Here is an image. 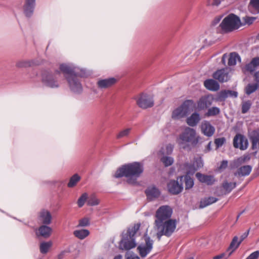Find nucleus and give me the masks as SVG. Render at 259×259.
Returning a JSON list of instances; mask_svg holds the SVG:
<instances>
[{"label": "nucleus", "mask_w": 259, "mask_h": 259, "mask_svg": "<svg viewBox=\"0 0 259 259\" xmlns=\"http://www.w3.org/2000/svg\"><path fill=\"white\" fill-rule=\"evenodd\" d=\"M173 210L168 205H162L156 211L154 229L157 231L156 236L160 240L162 236L169 237L175 232L177 225L176 219H171Z\"/></svg>", "instance_id": "f257e3e1"}, {"label": "nucleus", "mask_w": 259, "mask_h": 259, "mask_svg": "<svg viewBox=\"0 0 259 259\" xmlns=\"http://www.w3.org/2000/svg\"><path fill=\"white\" fill-rule=\"evenodd\" d=\"M60 69L66 78L71 91L79 94L82 91V87L77 77H87L88 73L83 69L75 67L73 65L62 64Z\"/></svg>", "instance_id": "f03ea898"}, {"label": "nucleus", "mask_w": 259, "mask_h": 259, "mask_svg": "<svg viewBox=\"0 0 259 259\" xmlns=\"http://www.w3.org/2000/svg\"><path fill=\"white\" fill-rule=\"evenodd\" d=\"M143 166L142 164L134 162L119 167L116 170L114 177L119 178L124 176L127 178L128 184H135L137 183V179L143 173Z\"/></svg>", "instance_id": "7ed1b4c3"}, {"label": "nucleus", "mask_w": 259, "mask_h": 259, "mask_svg": "<svg viewBox=\"0 0 259 259\" xmlns=\"http://www.w3.org/2000/svg\"><path fill=\"white\" fill-rule=\"evenodd\" d=\"M140 223L130 226L126 231L121 234V239L119 243L120 249L128 250L137 246L136 234L140 229Z\"/></svg>", "instance_id": "20e7f679"}, {"label": "nucleus", "mask_w": 259, "mask_h": 259, "mask_svg": "<svg viewBox=\"0 0 259 259\" xmlns=\"http://www.w3.org/2000/svg\"><path fill=\"white\" fill-rule=\"evenodd\" d=\"M200 139L195 130L186 127L179 135L177 141L181 148L190 150L198 144Z\"/></svg>", "instance_id": "39448f33"}, {"label": "nucleus", "mask_w": 259, "mask_h": 259, "mask_svg": "<svg viewBox=\"0 0 259 259\" xmlns=\"http://www.w3.org/2000/svg\"><path fill=\"white\" fill-rule=\"evenodd\" d=\"M241 26L239 17L234 14H230L226 16L220 24L223 32L228 33L238 29Z\"/></svg>", "instance_id": "423d86ee"}, {"label": "nucleus", "mask_w": 259, "mask_h": 259, "mask_svg": "<svg viewBox=\"0 0 259 259\" xmlns=\"http://www.w3.org/2000/svg\"><path fill=\"white\" fill-rule=\"evenodd\" d=\"M61 76L59 71H56L54 73L45 72L42 75V82L45 86L51 88H57L60 83L59 78Z\"/></svg>", "instance_id": "0eeeda50"}, {"label": "nucleus", "mask_w": 259, "mask_h": 259, "mask_svg": "<svg viewBox=\"0 0 259 259\" xmlns=\"http://www.w3.org/2000/svg\"><path fill=\"white\" fill-rule=\"evenodd\" d=\"M194 105L192 100H187L179 107L174 110L172 113V118L180 119L187 116L190 111V108Z\"/></svg>", "instance_id": "6e6552de"}, {"label": "nucleus", "mask_w": 259, "mask_h": 259, "mask_svg": "<svg viewBox=\"0 0 259 259\" xmlns=\"http://www.w3.org/2000/svg\"><path fill=\"white\" fill-rule=\"evenodd\" d=\"M203 161L201 158H196L194 159L192 163L185 162L181 164L179 169L183 172L186 173L189 176L193 175L196 170L203 166Z\"/></svg>", "instance_id": "1a4fd4ad"}, {"label": "nucleus", "mask_w": 259, "mask_h": 259, "mask_svg": "<svg viewBox=\"0 0 259 259\" xmlns=\"http://www.w3.org/2000/svg\"><path fill=\"white\" fill-rule=\"evenodd\" d=\"M144 243H141L137 247V250L141 257H145L151 252L153 247L154 241L145 234L144 236Z\"/></svg>", "instance_id": "9d476101"}, {"label": "nucleus", "mask_w": 259, "mask_h": 259, "mask_svg": "<svg viewBox=\"0 0 259 259\" xmlns=\"http://www.w3.org/2000/svg\"><path fill=\"white\" fill-rule=\"evenodd\" d=\"M248 138L251 143V149L254 151L252 152V155L256 157L259 150V128L249 131Z\"/></svg>", "instance_id": "9b49d317"}, {"label": "nucleus", "mask_w": 259, "mask_h": 259, "mask_svg": "<svg viewBox=\"0 0 259 259\" xmlns=\"http://www.w3.org/2000/svg\"><path fill=\"white\" fill-rule=\"evenodd\" d=\"M230 72V68L226 67L217 70L213 73L212 77L221 83L227 82L231 78Z\"/></svg>", "instance_id": "f8f14e48"}, {"label": "nucleus", "mask_w": 259, "mask_h": 259, "mask_svg": "<svg viewBox=\"0 0 259 259\" xmlns=\"http://www.w3.org/2000/svg\"><path fill=\"white\" fill-rule=\"evenodd\" d=\"M137 105L141 108L147 109L154 105L153 97L145 94H142L137 99Z\"/></svg>", "instance_id": "ddd939ff"}, {"label": "nucleus", "mask_w": 259, "mask_h": 259, "mask_svg": "<svg viewBox=\"0 0 259 259\" xmlns=\"http://www.w3.org/2000/svg\"><path fill=\"white\" fill-rule=\"evenodd\" d=\"M233 146L241 150H245L248 148V142L243 135L238 134L233 139Z\"/></svg>", "instance_id": "4468645a"}, {"label": "nucleus", "mask_w": 259, "mask_h": 259, "mask_svg": "<svg viewBox=\"0 0 259 259\" xmlns=\"http://www.w3.org/2000/svg\"><path fill=\"white\" fill-rule=\"evenodd\" d=\"M200 128L202 133L207 137L212 136L215 132L214 127L207 120H204L201 123Z\"/></svg>", "instance_id": "2eb2a0df"}, {"label": "nucleus", "mask_w": 259, "mask_h": 259, "mask_svg": "<svg viewBox=\"0 0 259 259\" xmlns=\"http://www.w3.org/2000/svg\"><path fill=\"white\" fill-rule=\"evenodd\" d=\"M35 0H25L23 7V13L27 18L31 17L34 12Z\"/></svg>", "instance_id": "dca6fc26"}, {"label": "nucleus", "mask_w": 259, "mask_h": 259, "mask_svg": "<svg viewBox=\"0 0 259 259\" xmlns=\"http://www.w3.org/2000/svg\"><path fill=\"white\" fill-rule=\"evenodd\" d=\"M167 188L169 192L172 194H178L183 189L182 184H179L177 181H170L167 184Z\"/></svg>", "instance_id": "f3484780"}, {"label": "nucleus", "mask_w": 259, "mask_h": 259, "mask_svg": "<svg viewBox=\"0 0 259 259\" xmlns=\"http://www.w3.org/2000/svg\"><path fill=\"white\" fill-rule=\"evenodd\" d=\"M259 67V57L253 58L251 61L246 64L243 69V72L246 73L249 72L252 73Z\"/></svg>", "instance_id": "a211bd4d"}, {"label": "nucleus", "mask_w": 259, "mask_h": 259, "mask_svg": "<svg viewBox=\"0 0 259 259\" xmlns=\"http://www.w3.org/2000/svg\"><path fill=\"white\" fill-rule=\"evenodd\" d=\"M38 221L44 225H49L52 221V215L50 212L46 210H42L39 212Z\"/></svg>", "instance_id": "6ab92c4d"}, {"label": "nucleus", "mask_w": 259, "mask_h": 259, "mask_svg": "<svg viewBox=\"0 0 259 259\" xmlns=\"http://www.w3.org/2000/svg\"><path fill=\"white\" fill-rule=\"evenodd\" d=\"M47 225H41L38 228L37 231L36 232V235L38 237L41 236L45 238H47L51 236L52 229Z\"/></svg>", "instance_id": "aec40b11"}, {"label": "nucleus", "mask_w": 259, "mask_h": 259, "mask_svg": "<svg viewBox=\"0 0 259 259\" xmlns=\"http://www.w3.org/2000/svg\"><path fill=\"white\" fill-rule=\"evenodd\" d=\"M116 81V80L114 77L100 79L97 82V85L100 89H105L112 86L115 83Z\"/></svg>", "instance_id": "412c9836"}, {"label": "nucleus", "mask_w": 259, "mask_h": 259, "mask_svg": "<svg viewBox=\"0 0 259 259\" xmlns=\"http://www.w3.org/2000/svg\"><path fill=\"white\" fill-rule=\"evenodd\" d=\"M145 193L148 199L152 200L153 198L158 197L160 192L156 187L150 186L145 190Z\"/></svg>", "instance_id": "4be33fe9"}, {"label": "nucleus", "mask_w": 259, "mask_h": 259, "mask_svg": "<svg viewBox=\"0 0 259 259\" xmlns=\"http://www.w3.org/2000/svg\"><path fill=\"white\" fill-rule=\"evenodd\" d=\"M196 177L201 183L210 185L214 183L215 180L213 176L203 175L200 172L196 174Z\"/></svg>", "instance_id": "5701e85b"}, {"label": "nucleus", "mask_w": 259, "mask_h": 259, "mask_svg": "<svg viewBox=\"0 0 259 259\" xmlns=\"http://www.w3.org/2000/svg\"><path fill=\"white\" fill-rule=\"evenodd\" d=\"M204 85L207 89L211 91H217L220 89L219 83L213 79H208L205 80Z\"/></svg>", "instance_id": "b1692460"}, {"label": "nucleus", "mask_w": 259, "mask_h": 259, "mask_svg": "<svg viewBox=\"0 0 259 259\" xmlns=\"http://www.w3.org/2000/svg\"><path fill=\"white\" fill-rule=\"evenodd\" d=\"M200 120V116L198 113L194 112L187 118V123L190 126H196Z\"/></svg>", "instance_id": "393cba45"}, {"label": "nucleus", "mask_w": 259, "mask_h": 259, "mask_svg": "<svg viewBox=\"0 0 259 259\" xmlns=\"http://www.w3.org/2000/svg\"><path fill=\"white\" fill-rule=\"evenodd\" d=\"M241 241L238 240V237H234L227 250V252H228V256H230L231 254L239 247Z\"/></svg>", "instance_id": "a878e982"}, {"label": "nucleus", "mask_w": 259, "mask_h": 259, "mask_svg": "<svg viewBox=\"0 0 259 259\" xmlns=\"http://www.w3.org/2000/svg\"><path fill=\"white\" fill-rule=\"evenodd\" d=\"M252 167L250 165H244L240 167L237 171L234 173L235 176L243 177L250 174Z\"/></svg>", "instance_id": "bb28decb"}, {"label": "nucleus", "mask_w": 259, "mask_h": 259, "mask_svg": "<svg viewBox=\"0 0 259 259\" xmlns=\"http://www.w3.org/2000/svg\"><path fill=\"white\" fill-rule=\"evenodd\" d=\"M218 200V199L214 197H208L204 198L200 201V207L201 208L205 207L210 204H212L216 202Z\"/></svg>", "instance_id": "cd10ccee"}, {"label": "nucleus", "mask_w": 259, "mask_h": 259, "mask_svg": "<svg viewBox=\"0 0 259 259\" xmlns=\"http://www.w3.org/2000/svg\"><path fill=\"white\" fill-rule=\"evenodd\" d=\"M259 89V84L256 81L254 83H248L245 88V93L247 95L254 93Z\"/></svg>", "instance_id": "c85d7f7f"}, {"label": "nucleus", "mask_w": 259, "mask_h": 259, "mask_svg": "<svg viewBox=\"0 0 259 259\" xmlns=\"http://www.w3.org/2000/svg\"><path fill=\"white\" fill-rule=\"evenodd\" d=\"M237 61H241L239 55L236 52L231 53L228 57V65L230 66H234L236 64Z\"/></svg>", "instance_id": "c756f323"}, {"label": "nucleus", "mask_w": 259, "mask_h": 259, "mask_svg": "<svg viewBox=\"0 0 259 259\" xmlns=\"http://www.w3.org/2000/svg\"><path fill=\"white\" fill-rule=\"evenodd\" d=\"M90 234V231L87 229L76 230L73 232V235L76 238L83 240Z\"/></svg>", "instance_id": "7c9ffc66"}, {"label": "nucleus", "mask_w": 259, "mask_h": 259, "mask_svg": "<svg viewBox=\"0 0 259 259\" xmlns=\"http://www.w3.org/2000/svg\"><path fill=\"white\" fill-rule=\"evenodd\" d=\"M198 107L200 109L207 108L211 104V102L209 100V97H202L198 102Z\"/></svg>", "instance_id": "2f4dec72"}, {"label": "nucleus", "mask_w": 259, "mask_h": 259, "mask_svg": "<svg viewBox=\"0 0 259 259\" xmlns=\"http://www.w3.org/2000/svg\"><path fill=\"white\" fill-rule=\"evenodd\" d=\"M222 187L225 191V194H228L236 187V183L228 182V181H225L223 183Z\"/></svg>", "instance_id": "473e14b6"}, {"label": "nucleus", "mask_w": 259, "mask_h": 259, "mask_svg": "<svg viewBox=\"0 0 259 259\" xmlns=\"http://www.w3.org/2000/svg\"><path fill=\"white\" fill-rule=\"evenodd\" d=\"M184 178L185 182V189L186 190L191 189L194 186V181L189 176L186 175L185 177L181 176L179 177L180 181H182Z\"/></svg>", "instance_id": "72a5a7b5"}, {"label": "nucleus", "mask_w": 259, "mask_h": 259, "mask_svg": "<svg viewBox=\"0 0 259 259\" xmlns=\"http://www.w3.org/2000/svg\"><path fill=\"white\" fill-rule=\"evenodd\" d=\"M52 245V242L51 241L41 242L40 244V252L44 254L47 253Z\"/></svg>", "instance_id": "f704fd0d"}, {"label": "nucleus", "mask_w": 259, "mask_h": 259, "mask_svg": "<svg viewBox=\"0 0 259 259\" xmlns=\"http://www.w3.org/2000/svg\"><path fill=\"white\" fill-rule=\"evenodd\" d=\"M249 8L253 9L254 13H259V0H250Z\"/></svg>", "instance_id": "c9c22d12"}, {"label": "nucleus", "mask_w": 259, "mask_h": 259, "mask_svg": "<svg viewBox=\"0 0 259 259\" xmlns=\"http://www.w3.org/2000/svg\"><path fill=\"white\" fill-rule=\"evenodd\" d=\"M220 113V109L217 107H212L208 109L207 112L206 113V116L207 117L215 116L219 114Z\"/></svg>", "instance_id": "e433bc0d"}, {"label": "nucleus", "mask_w": 259, "mask_h": 259, "mask_svg": "<svg viewBox=\"0 0 259 259\" xmlns=\"http://www.w3.org/2000/svg\"><path fill=\"white\" fill-rule=\"evenodd\" d=\"M251 155H252V153L251 154H245L242 156L238 158L234 162L237 164H241L245 161H249L251 159Z\"/></svg>", "instance_id": "4c0bfd02"}, {"label": "nucleus", "mask_w": 259, "mask_h": 259, "mask_svg": "<svg viewBox=\"0 0 259 259\" xmlns=\"http://www.w3.org/2000/svg\"><path fill=\"white\" fill-rule=\"evenodd\" d=\"M224 0H207L206 5L211 8L219 7Z\"/></svg>", "instance_id": "58836bf2"}, {"label": "nucleus", "mask_w": 259, "mask_h": 259, "mask_svg": "<svg viewBox=\"0 0 259 259\" xmlns=\"http://www.w3.org/2000/svg\"><path fill=\"white\" fill-rule=\"evenodd\" d=\"M80 177L77 175H74L70 179L68 183V187L71 188L76 185V183L80 180Z\"/></svg>", "instance_id": "ea45409f"}, {"label": "nucleus", "mask_w": 259, "mask_h": 259, "mask_svg": "<svg viewBox=\"0 0 259 259\" xmlns=\"http://www.w3.org/2000/svg\"><path fill=\"white\" fill-rule=\"evenodd\" d=\"M161 162L163 163L165 166H169L174 163V159L171 157L163 156L161 158Z\"/></svg>", "instance_id": "a19ab883"}, {"label": "nucleus", "mask_w": 259, "mask_h": 259, "mask_svg": "<svg viewBox=\"0 0 259 259\" xmlns=\"http://www.w3.org/2000/svg\"><path fill=\"white\" fill-rule=\"evenodd\" d=\"M90 225V220L89 218L84 217L78 221L77 227H85Z\"/></svg>", "instance_id": "79ce46f5"}, {"label": "nucleus", "mask_w": 259, "mask_h": 259, "mask_svg": "<svg viewBox=\"0 0 259 259\" xmlns=\"http://www.w3.org/2000/svg\"><path fill=\"white\" fill-rule=\"evenodd\" d=\"M88 194L84 193L82 194L81 196L78 198L77 200V204L79 207H81L83 206L85 202L87 201L88 199Z\"/></svg>", "instance_id": "37998d69"}, {"label": "nucleus", "mask_w": 259, "mask_h": 259, "mask_svg": "<svg viewBox=\"0 0 259 259\" xmlns=\"http://www.w3.org/2000/svg\"><path fill=\"white\" fill-rule=\"evenodd\" d=\"M87 203L90 206H95L99 204V200L94 195H92L88 198Z\"/></svg>", "instance_id": "c03bdc74"}, {"label": "nucleus", "mask_w": 259, "mask_h": 259, "mask_svg": "<svg viewBox=\"0 0 259 259\" xmlns=\"http://www.w3.org/2000/svg\"><path fill=\"white\" fill-rule=\"evenodd\" d=\"M131 131V128H127L120 131L116 136L117 139H120L123 137H127Z\"/></svg>", "instance_id": "a18cd8bd"}, {"label": "nucleus", "mask_w": 259, "mask_h": 259, "mask_svg": "<svg viewBox=\"0 0 259 259\" xmlns=\"http://www.w3.org/2000/svg\"><path fill=\"white\" fill-rule=\"evenodd\" d=\"M251 106V103L250 101L244 102L242 105V113H246L248 111Z\"/></svg>", "instance_id": "49530a36"}, {"label": "nucleus", "mask_w": 259, "mask_h": 259, "mask_svg": "<svg viewBox=\"0 0 259 259\" xmlns=\"http://www.w3.org/2000/svg\"><path fill=\"white\" fill-rule=\"evenodd\" d=\"M226 142V139L224 137L217 138L214 140V144H215L216 147L219 148L222 147Z\"/></svg>", "instance_id": "de8ad7c7"}, {"label": "nucleus", "mask_w": 259, "mask_h": 259, "mask_svg": "<svg viewBox=\"0 0 259 259\" xmlns=\"http://www.w3.org/2000/svg\"><path fill=\"white\" fill-rule=\"evenodd\" d=\"M32 62L30 61H22L17 63V66L18 67H27L30 66Z\"/></svg>", "instance_id": "09e8293b"}, {"label": "nucleus", "mask_w": 259, "mask_h": 259, "mask_svg": "<svg viewBox=\"0 0 259 259\" xmlns=\"http://www.w3.org/2000/svg\"><path fill=\"white\" fill-rule=\"evenodd\" d=\"M174 146L170 144H169L166 146L165 151H162V150H161V152L163 154H166L169 155L172 152Z\"/></svg>", "instance_id": "8fccbe9b"}, {"label": "nucleus", "mask_w": 259, "mask_h": 259, "mask_svg": "<svg viewBox=\"0 0 259 259\" xmlns=\"http://www.w3.org/2000/svg\"><path fill=\"white\" fill-rule=\"evenodd\" d=\"M244 20V24H251L255 20V18L253 17L246 16L243 18Z\"/></svg>", "instance_id": "3c124183"}, {"label": "nucleus", "mask_w": 259, "mask_h": 259, "mask_svg": "<svg viewBox=\"0 0 259 259\" xmlns=\"http://www.w3.org/2000/svg\"><path fill=\"white\" fill-rule=\"evenodd\" d=\"M229 97L228 91L224 90L222 91L219 93V98L221 100H225Z\"/></svg>", "instance_id": "603ef678"}, {"label": "nucleus", "mask_w": 259, "mask_h": 259, "mask_svg": "<svg viewBox=\"0 0 259 259\" xmlns=\"http://www.w3.org/2000/svg\"><path fill=\"white\" fill-rule=\"evenodd\" d=\"M259 257V251L257 250L251 253L246 259H257Z\"/></svg>", "instance_id": "864d4df0"}, {"label": "nucleus", "mask_w": 259, "mask_h": 259, "mask_svg": "<svg viewBox=\"0 0 259 259\" xmlns=\"http://www.w3.org/2000/svg\"><path fill=\"white\" fill-rule=\"evenodd\" d=\"M229 256L227 255V252L221 253L219 255L214 256L213 259H227Z\"/></svg>", "instance_id": "5fc2aeb1"}, {"label": "nucleus", "mask_w": 259, "mask_h": 259, "mask_svg": "<svg viewBox=\"0 0 259 259\" xmlns=\"http://www.w3.org/2000/svg\"><path fill=\"white\" fill-rule=\"evenodd\" d=\"M228 94L229 97H231L233 98H237L238 96V93L234 91H231V90H228Z\"/></svg>", "instance_id": "6e6d98bb"}, {"label": "nucleus", "mask_w": 259, "mask_h": 259, "mask_svg": "<svg viewBox=\"0 0 259 259\" xmlns=\"http://www.w3.org/2000/svg\"><path fill=\"white\" fill-rule=\"evenodd\" d=\"M228 166V161L227 160H223L221 162V164L219 167L220 169H225Z\"/></svg>", "instance_id": "4d7b16f0"}, {"label": "nucleus", "mask_w": 259, "mask_h": 259, "mask_svg": "<svg viewBox=\"0 0 259 259\" xmlns=\"http://www.w3.org/2000/svg\"><path fill=\"white\" fill-rule=\"evenodd\" d=\"M249 231H250V229H249L246 232L244 233L241 235V236L240 237V240H239V241H241V242L244 239H245L248 236Z\"/></svg>", "instance_id": "13d9d810"}, {"label": "nucleus", "mask_w": 259, "mask_h": 259, "mask_svg": "<svg viewBox=\"0 0 259 259\" xmlns=\"http://www.w3.org/2000/svg\"><path fill=\"white\" fill-rule=\"evenodd\" d=\"M228 57H229V56L227 55V54H224L223 55V57H222V60H221V62H222V63L223 65H226V59L228 60Z\"/></svg>", "instance_id": "bf43d9fd"}, {"label": "nucleus", "mask_w": 259, "mask_h": 259, "mask_svg": "<svg viewBox=\"0 0 259 259\" xmlns=\"http://www.w3.org/2000/svg\"><path fill=\"white\" fill-rule=\"evenodd\" d=\"M253 77L255 81L259 84V70L254 73Z\"/></svg>", "instance_id": "052dcab7"}, {"label": "nucleus", "mask_w": 259, "mask_h": 259, "mask_svg": "<svg viewBox=\"0 0 259 259\" xmlns=\"http://www.w3.org/2000/svg\"><path fill=\"white\" fill-rule=\"evenodd\" d=\"M126 259H140V258L135 254H131L128 255Z\"/></svg>", "instance_id": "680f3d73"}, {"label": "nucleus", "mask_w": 259, "mask_h": 259, "mask_svg": "<svg viewBox=\"0 0 259 259\" xmlns=\"http://www.w3.org/2000/svg\"><path fill=\"white\" fill-rule=\"evenodd\" d=\"M222 16H218L217 17L215 18V19H214V21H213V23L214 24H217L218 23H219L220 20H221V19L222 18Z\"/></svg>", "instance_id": "e2e57ef3"}, {"label": "nucleus", "mask_w": 259, "mask_h": 259, "mask_svg": "<svg viewBox=\"0 0 259 259\" xmlns=\"http://www.w3.org/2000/svg\"><path fill=\"white\" fill-rule=\"evenodd\" d=\"M114 259H122V256L121 254H118L114 257Z\"/></svg>", "instance_id": "0e129e2a"}, {"label": "nucleus", "mask_w": 259, "mask_h": 259, "mask_svg": "<svg viewBox=\"0 0 259 259\" xmlns=\"http://www.w3.org/2000/svg\"><path fill=\"white\" fill-rule=\"evenodd\" d=\"M244 212V210H243L242 211H241L238 215H237V220L239 219V218L240 217V215Z\"/></svg>", "instance_id": "69168bd1"}, {"label": "nucleus", "mask_w": 259, "mask_h": 259, "mask_svg": "<svg viewBox=\"0 0 259 259\" xmlns=\"http://www.w3.org/2000/svg\"><path fill=\"white\" fill-rule=\"evenodd\" d=\"M210 146H211V142H209L208 145H207V147L208 148L210 149Z\"/></svg>", "instance_id": "338daca9"}, {"label": "nucleus", "mask_w": 259, "mask_h": 259, "mask_svg": "<svg viewBox=\"0 0 259 259\" xmlns=\"http://www.w3.org/2000/svg\"><path fill=\"white\" fill-rule=\"evenodd\" d=\"M58 258H59V259H62V254H59V256H58Z\"/></svg>", "instance_id": "774afa93"}]
</instances>
